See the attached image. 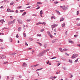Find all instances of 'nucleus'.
I'll use <instances>...</instances> for the list:
<instances>
[{"label":"nucleus","mask_w":80,"mask_h":80,"mask_svg":"<svg viewBox=\"0 0 80 80\" xmlns=\"http://www.w3.org/2000/svg\"><path fill=\"white\" fill-rule=\"evenodd\" d=\"M60 7L61 8H62L64 10H65L68 9V7L67 6H65V5L63 6H61Z\"/></svg>","instance_id":"f257e3e1"},{"label":"nucleus","mask_w":80,"mask_h":80,"mask_svg":"<svg viewBox=\"0 0 80 80\" xmlns=\"http://www.w3.org/2000/svg\"><path fill=\"white\" fill-rule=\"evenodd\" d=\"M15 20H16V19H14L13 21L8 22V25H10V24H14L15 23Z\"/></svg>","instance_id":"f03ea898"},{"label":"nucleus","mask_w":80,"mask_h":80,"mask_svg":"<svg viewBox=\"0 0 80 80\" xmlns=\"http://www.w3.org/2000/svg\"><path fill=\"white\" fill-rule=\"evenodd\" d=\"M45 52V51H43V52H42L38 55V57H42V56H43V54Z\"/></svg>","instance_id":"7ed1b4c3"},{"label":"nucleus","mask_w":80,"mask_h":80,"mask_svg":"<svg viewBox=\"0 0 80 80\" xmlns=\"http://www.w3.org/2000/svg\"><path fill=\"white\" fill-rule=\"evenodd\" d=\"M78 57V54H74L72 55V58H74L76 57Z\"/></svg>","instance_id":"20e7f679"},{"label":"nucleus","mask_w":80,"mask_h":80,"mask_svg":"<svg viewBox=\"0 0 80 80\" xmlns=\"http://www.w3.org/2000/svg\"><path fill=\"white\" fill-rule=\"evenodd\" d=\"M17 21L20 24H22V23H23V21H22V20H21L20 19H17Z\"/></svg>","instance_id":"39448f33"},{"label":"nucleus","mask_w":80,"mask_h":80,"mask_svg":"<svg viewBox=\"0 0 80 80\" xmlns=\"http://www.w3.org/2000/svg\"><path fill=\"white\" fill-rule=\"evenodd\" d=\"M59 50H68V49L65 48V49H63V50L62 49V48H59Z\"/></svg>","instance_id":"423d86ee"},{"label":"nucleus","mask_w":80,"mask_h":80,"mask_svg":"<svg viewBox=\"0 0 80 80\" xmlns=\"http://www.w3.org/2000/svg\"><path fill=\"white\" fill-rule=\"evenodd\" d=\"M61 20H60V22H62V21H63L64 20V18H63V17H61Z\"/></svg>","instance_id":"0eeeda50"},{"label":"nucleus","mask_w":80,"mask_h":80,"mask_svg":"<svg viewBox=\"0 0 80 80\" xmlns=\"http://www.w3.org/2000/svg\"><path fill=\"white\" fill-rule=\"evenodd\" d=\"M7 57L5 56H1V58H6Z\"/></svg>","instance_id":"6e6552de"},{"label":"nucleus","mask_w":80,"mask_h":80,"mask_svg":"<svg viewBox=\"0 0 80 80\" xmlns=\"http://www.w3.org/2000/svg\"><path fill=\"white\" fill-rule=\"evenodd\" d=\"M62 27H65V23H63V24L62 25Z\"/></svg>","instance_id":"1a4fd4ad"},{"label":"nucleus","mask_w":80,"mask_h":80,"mask_svg":"<svg viewBox=\"0 0 80 80\" xmlns=\"http://www.w3.org/2000/svg\"><path fill=\"white\" fill-rule=\"evenodd\" d=\"M40 24H42V22H38V23H36V25H40Z\"/></svg>","instance_id":"9d476101"},{"label":"nucleus","mask_w":80,"mask_h":80,"mask_svg":"<svg viewBox=\"0 0 80 80\" xmlns=\"http://www.w3.org/2000/svg\"><path fill=\"white\" fill-rule=\"evenodd\" d=\"M26 14H27V12H24L22 14V17H23V16H24L25 15H26Z\"/></svg>","instance_id":"9b49d317"},{"label":"nucleus","mask_w":80,"mask_h":80,"mask_svg":"<svg viewBox=\"0 0 80 80\" xmlns=\"http://www.w3.org/2000/svg\"><path fill=\"white\" fill-rule=\"evenodd\" d=\"M27 64L25 63H24L23 64V65L22 66H23L24 67H27Z\"/></svg>","instance_id":"f8f14e48"},{"label":"nucleus","mask_w":80,"mask_h":80,"mask_svg":"<svg viewBox=\"0 0 80 80\" xmlns=\"http://www.w3.org/2000/svg\"><path fill=\"white\" fill-rule=\"evenodd\" d=\"M56 12H57V13H58V15H60V13L58 11L56 10Z\"/></svg>","instance_id":"ddd939ff"},{"label":"nucleus","mask_w":80,"mask_h":80,"mask_svg":"<svg viewBox=\"0 0 80 80\" xmlns=\"http://www.w3.org/2000/svg\"><path fill=\"white\" fill-rule=\"evenodd\" d=\"M37 43L39 44L41 47L42 46V44L38 42H37Z\"/></svg>","instance_id":"4468645a"},{"label":"nucleus","mask_w":80,"mask_h":80,"mask_svg":"<svg viewBox=\"0 0 80 80\" xmlns=\"http://www.w3.org/2000/svg\"><path fill=\"white\" fill-rule=\"evenodd\" d=\"M69 42L70 43H72H72H73V42L72 41H69Z\"/></svg>","instance_id":"2eb2a0df"},{"label":"nucleus","mask_w":80,"mask_h":80,"mask_svg":"<svg viewBox=\"0 0 80 80\" xmlns=\"http://www.w3.org/2000/svg\"><path fill=\"white\" fill-rule=\"evenodd\" d=\"M13 41V39H12V38H10L9 39V42H12Z\"/></svg>","instance_id":"dca6fc26"},{"label":"nucleus","mask_w":80,"mask_h":80,"mask_svg":"<svg viewBox=\"0 0 80 80\" xmlns=\"http://www.w3.org/2000/svg\"><path fill=\"white\" fill-rule=\"evenodd\" d=\"M18 30L19 31V32L21 31V28L19 27L18 28Z\"/></svg>","instance_id":"f3484780"},{"label":"nucleus","mask_w":80,"mask_h":80,"mask_svg":"<svg viewBox=\"0 0 80 80\" xmlns=\"http://www.w3.org/2000/svg\"><path fill=\"white\" fill-rule=\"evenodd\" d=\"M47 33L48 35L49 36L51 34L50 33V32H49V31H48Z\"/></svg>","instance_id":"a211bd4d"},{"label":"nucleus","mask_w":80,"mask_h":80,"mask_svg":"<svg viewBox=\"0 0 80 80\" xmlns=\"http://www.w3.org/2000/svg\"><path fill=\"white\" fill-rule=\"evenodd\" d=\"M47 45L46 44H44V47H45V48H46L47 47Z\"/></svg>","instance_id":"6ab92c4d"},{"label":"nucleus","mask_w":80,"mask_h":80,"mask_svg":"<svg viewBox=\"0 0 80 80\" xmlns=\"http://www.w3.org/2000/svg\"><path fill=\"white\" fill-rule=\"evenodd\" d=\"M55 42H56V40H54V39L52 41V43H55Z\"/></svg>","instance_id":"aec40b11"},{"label":"nucleus","mask_w":80,"mask_h":80,"mask_svg":"<svg viewBox=\"0 0 80 80\" xmlns=\"http://www.w3.org/2000/svg\"><path fill=\"white\" fill-rule=\"evenodd\" d=\"M13 3H14V2H12L10 3V5H13Z\"/></svg>","instance_id":"412c9836"},{"label":"nucleus","mask_w":80,"mask_h":80,"mask_svg":"<svg viewBox=\"0 0 80 80\" xmlns=\"http://www.w3.org/2000/svg\"><path fill=\"white\" fill-rule=\"evenodd\" d=\"M31 21V19H28L27 20V22H30Z\"/></svg>","instance_id":"4be33fe9"},{"label":"nucleus","mask_w":80,"mask_h":80,"mask_svg":"<svg viewBox=\"0 0 80 80\" xmlns=\"http://www.w3.org/2000/svg\"><path fill=\"white\" fill-rule=\"evenodd\" d=\"M22 6H19V7H17V8H18V9H20V8H22Z\"/></svg>","instance_id":"5701e85b"},{"label":"nucleus","mask_w":80,"mask_h":80,"mask_svg":"<svg viewBox=\"0 0 80 80\" xmlns=\"http://www.w3.org/2000/svg\"><path fill=\"white\" fill-rule=\"evenodd\" d=\"M78 59H79V58H78L77 60L75 61V63H77V62H78Z\"/></svg>","instance_id":"b1692460"},{"label":"nucleus","mask_w":80,"mask_h":80,"mask_svg":"<svg viewBox=\"0 0 80 80\" xmlns=\"http://www.w3.org/2000/svg\"><path fill=\"white\" fill-rule=\"evenodd\" d=\"M44 29H42L40 30V32H44Z\"/></svg>","instance_id":"393cba45"},{"label":"nucleus","mask_w":80,"mask_h":80,"mask_svg":"<svg viewBox=\"0 0 80 80\" xmlns=\"http://www.w3.org/2000/svg\"><path fill=\"white\" fill-rule=\"evenodd\" d=\"M55 27V25L54 24L52 25V28H54Z\"/></svg>","instance_id":"a878e982"},{"label":"nucleus","mask_w":80,"mask_h":80,"mask_svg":"<svg viewBox=\"0 0 80 80\" xmlns=\"http://www.w3.org/2000/svg\"><path fill=\"white\" fill-rule=\"evenodd\" d=\"M40 14H41V15L43 13V12H42V10H41L40 12Z\"/></svg>","instance_id":"bb28decb"},{"label":"nucleus","mask_w":80,"mask_h":80,"mask_svg":"<svg viewBox=\"0 0 80 80\" xmlns=\"http://www.w3.org/2000/svg\"><path fill=\"white\" fill-rule=\"evenodd\" d=\"M69 62H70V63H72V60H69Z\"/></svg>","instance_id":"cd10ccee"},{"label":"nucleus","mask_w":80,"mask_h":80,"mask_svg":"<svg viewBox=\"0 0 80 80\" xmlns=\"http://www.w3.org/2000/svg\"><path fill=\"white\" fill-rule=\"evenodd\" d=\"M79 11H77V15H78V14H79Z\"/></svg>","instance_id":"c85d7f7f"},{"label":"nucleus","mask_w":80,"mask_h":80,"mask_svg":"<svg viewBox=\"0 0 80 80\" xmlns=\"http://www.w3.org/2000/svg\"><path fill=\"white\" fill-rule=\"evenodd\" d=\"M23 35H24V37H26V33H23Z\"/></svg>","instance_id":"c756f323"},{"label":"nucleus","mask_w":80,"mask_h":80,"mask_svg":"<svg viewBox=\"0 0 80 80\" xmlns=\"http://www.w3.org/2000/svg\"><path fill=\"white\" fill-rule=\"evenodd\" d=\"M58 3V2L57 1L54 2V3H55V4H57Z\"/></svg>","instance_id":"7c9ffc66"},{"label":"nucleus","mask_w":80,"mask_h":80,"mask_svg":"<svg viewBox=\"0 0 80 80\" xmlns=\"http://www.w3.org/2000/svg\"><path fill=\"white\" fill-rule=\"evenodd\" d=\"M13 16H10V18H11V19H13Z\"/></svg>","instance_id":"2f4dec72"},{"label":"nucleus","mask_w":80,"mask_h":80,"mask_svg":"<svg viewBox=\"0 0 80 80\" xmlns=\"http://www.w3.org/2000/svg\"><path fill=\"white\" fill-rule=\"evenodd\" d=\"M9 12H14V11L12 10H11L10 9V11H9Z\"/></svg>","instance_id":"473e14b6"},{"label":"nucleus","mask_w":80,"mask_h":80,"mask_svg":"<svg viewBox=\"0 0 80 80\" xmlns=\"http://www.w3.org/2000/svg\"><path fill=\"white\" fill-rule=\"evenodd\" d=\"M49 36L51 38H53V36L52 34L50 35Z\"/></svg>","instance_id":"72a5a7b5"},{"label":"nucleus","mask_w":80,"mask_h":80,"mask_svg":"<svg viewBox=\"0 0 80 80\" xmlns=\"http://www.w3.org/2000/svg\"><path fill=\"white\" fill-rule=\"evenodd\" d=\"M57 58V57H54L53 58H51V59H54V58Z\"/></svg>","instance_id":"f704fd0d"},{"label":"nucleus","mask_w":80,"mask_h":80,"mask_svg":"<svg viewBox=\"0 0 80 80\" xmlns=\"http://www.w3.org/2000/svg\"><path fill=\"white\" fill-rule=\"evenodd\" d=\"M38 4H39L40 5H42V3H41V2H37V4H38Z\"/></svg>","instance_id":"c9c22d12"},{"label":"nucleus","mask_w":80,"mask_h":80,"mask_svg":"<svg viewBox=\"0 0 80 80\" xmlns=\"http://www.w3.org/2000/svg\"><path fill=\"white\" fill-rule=\"evenodd\" d=\"M24 11H25L24 10H20V12H24Z\"/></svg>","instance_id":"e433bc0d"},{"label":"nucleus","mask_w":80,"mask_h":80,"mask_svg":"<svg viewBox=\"0 0 80 80\" xmlns=\"http://www.w3.org/2000/svg\"><path fill=\"white\" fill-rule=\"evenodd\" d=\"M40 6H39L38 8H36V9L37 10H38V9H40Z\"/></svg>","instance_id":"4c0bfd02"},{"label":"nucleus","mask_w":80,"mask_h":80,"mask_svg":"<svg viewBox=\"0 0 80 80\" xmlns=\"http://www.w3.org/2000/svg\"><path fill=\"white\" fill-rule=\"evenodd\" d=\"M6 63H8V62H4L3 63V64H6Z\"/></svg>","instance_id":"58836bf2"},{"label":"nucleus","mask_w":80,"mask_h":80,"mask_svg":"<svg viewBox=\"0 0 80 80\" xmlns=\"http://www.w3.org/2000/svg\"><path fill=\"white\" fill-rule=\"evenodd\" d=\"M50 79H52V78H53V77L52 76L50 77Z\"/></svg>","instance_id":"ea45409f"},{"label":"nucleus","mask_w":80,"mask_h":80,"mask_svg":"<svg viewBox=\"0 0 80 80\" xmlns=\"http://www.w3.org/2000/svg\"><path fill=\"white\" fill-rule=\"evenodd\" d=\"M74 37H78V35L76 34L75 35H74Z\"/></svg>","instance_id":"a19ab883"},{"label":"nucleus","mask_w":80,"mask_h":80,"mask_svg":"<svg viewBox=\"0 0 80 80\" xmlns=\"http://www.w3.org/2000/svg\"><path fill=\"white\" fill-rule=\"evenodd\" d=\"M10 9L9 8H8L7 9V11H8V12H10Z\"/></svg>","instance_id":"79ce46f5"},{"label":"nucleus","mask_w":80,"mask_h":80,"mask_svg":"<svg viewBox=\"0 0 80 80\" xmlns=\"http://www.w3.org/2000/svg\"><path fill=\"white\" fill-rule=\"evenodd\" d=\"M41 34H37V36H38V37H41Z\"/></svg>","instance_id":"37998d69"},{"label":"nucleus","mask_w":80,"mask_h":80,"mask_svg":"<svg viewBox=\"0 0 80 80\" xmlns=\"http://www.w3.org/2000/svg\"><path fill=\"white\" fill-rule=\"evenodd\" d=\"M25 45H26V46H28V44L26 42H25Z\"/></svg>","instance_id":"c03bdc74"},{"label":"nucleus","mask_w":80,"mask_h":80,"mask_svg":"<svg viewBox=\"0 0 80 80\" xmlns=\"http://www.w3.org/2000/svg\"><path fill=\"white\" fill-rule=\"evenodd\" d=\"M13 55V53H9V55Z\"/></svg>","instance_id":"a18cd8bd"},{"label":"nucleus","mask_w":80,"mask_h":80,"mask_svg":"<svg viewBox=\"0 0 80 80\" xmlns=\"http://www.w3.org/2000/svg\"><path fill=\"white\" fill-rule=\"evenodd\" d=\"M15 54H16V53H12V55H15Z\"/></svg>","instance_id":"49530a36"},{"label":"nucleus","mask_w":80,"mask_h":80,"mask_svg":"<svg viewBox=\"0 0 80 80\" xmlns=\"http://www.w3.org/2000/svg\"><path fill=\"white\" fill-rule=\"evenodd\" d=\"M30 40L31 41H32L33 40V39H32V38H30Z\"/></svg>","instance_id":"de8ad7c7"},{"label":"nucleus","mask_w":80,"mask_h":80,"mask_svg":"<svg viewBox=\"0 0 80 80\" xmlns=\"http://www.w3.org/2000/svg\"><path fill=\"white\" fill-rule=\"evenodd\" d=\"M0 8H3V6H2L0 7Z\"/></svg>","instance_id":"09e8293b"},{"label":"nucleus","mask_w":80,"mask_h":80,"mask_svg":"<svg viewBox=\"0 0 80 80\" xmlns=\"http://www.w3.org/2000/svg\"><path fill=\"white\" fill-rule=\"evenodd\" d=\"M54 31L55 32H57V31H56V28L54 29Z\"/></svg>","instance_id":"8fccbe9b"},{"label":"nucleus","mask_w":80,"mask_h":80,"mask_svg":"<svg viewBox=\"0 0 80 80\" xmlns=\"http://www.w3.org/2000/svg\"><path fill=\"white\" fill-rule=\"evenodd\" d=\"M42 24H43L44 25H45V24H46V23H45V22H43V23H42Z\"/></svg>","instance_id":"3c124183"},{"label":"nucleus","mask_w":80,"mask_h":80,"mask_svg":"<svg viewBox=\"0 0 80 80\" xmlns=\"http://www.w3.org/2000/svg\"><path fill=\"white\" fill-rule=\"evenodd\" d=\"M42 68H40V69H37L36 70V71H38V70H42Z\"/></svg>","instance_id":"603ef678"},{"label":"nucleus","mask_w":80,"mask_h":80,"mask_svg":"<svg viewBox=\"0 0 80 80\" xmlns=\"http://www.w3.org/2000/svg\"><path fill=\"white\" fill-rule=\"evenodd\" d=\"M65 35H67V31H66V32H65Z\"/></svg>","instance_id":"864d4df0"},{"label":"nucleus","mask_w":80,"mask_h":80,"mask_svg":"<svg viewBox=\"0 0 80 80\" xmlns=\"http://www.w3.org/2000/svg\"><path fill=\"white\" fill-rule=\"evenodd\" d=\"M80 20V18H78L76 19V20Z\"/></svg>","instance_id":"5fc2aeb1"},{"label":"nucleus","mask_w":80,"mask_h":80,"mask_svg":"<svg viewBox=\"0 0 80 80\" xmlns=\"http://www.w3.org/2000/svg\"><path fill=\"white\" fill-rule=\"evenodd\" d=\"M19 37H18V35L17 34L16 35V38H18Z\"/></svg>","instance_id":"6e6d98bb"},{"label":"nucleus","mask_w":80,"mask_h":80,"mask_svg":"<svg viewBox=\"0 0 80 80\" xmlns=\"http://www.w3.org/2000/svg\"><path fill=\"white\" fill-rule=\"evenodd\" d=\"M63 69L64 70H66V68H63Z\"/></svg>","instance_id":"4d7b16f0"},{"label":"nucleus","mask_w":80,"mask_h":80,"mask_svg":"<svg viewBox=\"0 0 80 80\" xmlns=\"http://www.w3.org/2000/svg\"><path fill=\"white\" fill-rule=\"evenodd\" d=\"M66 55H68V56H69V55L67 53H65Z\"/></svg>","instance_id":"13d9d810"},{"label":"nucleus","mask_w":80,"mask_h":80,"mask_svg":"<svg viewBox=\"0 0 80 80\" xmlns=\"http://www.w3.org/2000/svg\"><path fill=\"white\" fill-rule=\"evenodd\" d=\"M38 64H37L36 65H34V67H37V66H38Z\"/></svg>","instance_id":"bf43d9fd"},{"label":"nucleus","mask_w":80,"mask_h":80,"mask_svg":"<svg viewBox=\"0 0 80 80\" xmlns=\"http://www.w3.org/2000/svg\"><path fill=\"white\" fill-rule=\"evenodd\" d=\"M30 7H31V6H28V7H27L26 8H30Z\"/></svg>","instance_id":"052dcab7"},{"label":"nucleus","mask_w":80,"mask_h":80,"mask_svg":"<svg viewBox=\"0 0 80 80\" xmlns=\"http://www.w3.org/2000/svg\"><path fill=\"white\" fill-rule=\"evenodd\" d=\"M28 50H32L31 48H28Z\"/></svg>","instance_id":"680f3d73"},{"label":"nucleus","mask_w":80,"mask_h":80,"mask_svg":"<svg viewBox=\"0 0 80 80\" xmlns=\"http://www.w3.org/2000/svg\"><path fill=\"white\" fill-rule=\"evenodd\" d=\"M3 41V40H2V39H0V42H2Z\"/></svg>","instance_id":"e2e57ef3"},{"label":"nucleus","mask_w":80,"mask_h":80,"mask_svg":"<svg viewBox=\"0 0 80 80\" xmlns=\"http://www.w3.org/2000/svg\"><path fill=\"white\" fill-rule=\"evenodd\" d=\"M15 12H16V13H18V10H16Z\"/></svg>","instance_id":"0e129e2a"},{"label":"nucleus","mask_w":80,"mask_h":80,"mask_svg":"<svg viewBox=\"0 0 80 80\" xmlns=\"http://www.w3.org/2000/svg\"><path fill=\"white\" fill-rule=\"evenodd\" d=\"M12 78L11 79V80H13V78H14V77H12Z\"/></svg>","instance_id":"69168bd1"},{"label":"nucleus","mask_w":80,"mask_h":80,"mask_svg":"<svg viewBox=\"0 0 80 80\" xmlns=\"http://www.w3.org/2000/svg\"><path fill=\"white\" fill-rule=\"evenodd\" d=\"M34 50L32 51V54H33V52H34Z\"/></svg>","instance_id":"338daca9"},{"label":"nucleus","mask_w":80,"mask_h":80,"mask_svg":"<svg viewBox=\"0 0 80 80\" xmlns=\"http://www.w3.org/2000/svg\"><path fill=\"white\" fill-rule=\"evenodd\" d=\"M78 26H80V23H78Z\"/></svg>","instance_id":"774afa93"}]
</instances>
